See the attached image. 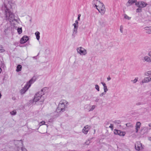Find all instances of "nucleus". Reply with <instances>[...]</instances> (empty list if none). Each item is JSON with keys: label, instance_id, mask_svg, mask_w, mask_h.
Wrapping results in <instances>:
<instances>
[{"label": "nucleus", "instance_id": "nucleus-27", "mask_svg": "<svg viewBox=\"0 0 151 151\" xmlns=\"http://www.w3.org/2000/svg\"><path fill=\"white\" fill-rule=\"evenodd\" d=\"M139 8H137L136 10V12L137 13L140 12H142V8L138 7Z\"/></svg>", "mask_w": 151, "mask_h": 151}, {"label": "nucleus", "instance_id": "nucleus-5", "mask_svg": "<svg viewBox=\"0 0 151 151\" xmlns=\"http://www.w3.org/2000/svg\"><path fill=\"white\" fill-rule=\"evenodd\" d=\"M98 8L97 7L96 9L98 10L99 12L100 13L101 15H103L104 14L106 9L104 5L102 3H100L98 6Z\"/></svg>", "mask_w": 151, "mask_h": 151}, {"label": "nucleus", "instance_id": "nucleus-15", "mask_svg": "<svg viewBox=\"0 0 151 151\" xmlns=\"http://www.w3.org/2000/svg\"><path fill=\"white\" fill-rule=\"evenodd\" d=\"M141 125V124L140 123V122H137L136 123V125L135 126L136 129V133H137L138 132V131L139 129V128H140Z\"/></svg>", "mask_w": 151, "mask_h": 151}, {"label": "nucleus", "instance_id": "nucleus-58", "mask_svg": "<svg viewBox=\"0 0 151 151\" xmlns=\"http://www.w3.org/2000/svg\"><path fill=\"white\" fill-rule=\"evenodd\" d=\"M7 151H10V150H7Z\"/></svg>", "mask_w": 151, "mask_h": 151}, {"label": "nucleus", "instance_id": "nucleus-35", "mask_svg": "<svg viewBox=\"0 0 151 151\" xmlns=\"http://www.w3.org/2000/svg\"><path fill=\"white\" fill-rule=\"evenodd\" d=\"M90 143V141L89 140L85 142V144L86 145H88Z\"/></svg>", "mask_w": 151, "mask_h": 151}, {"label": "nucleus", "instance_id": "nucleus-54", "mask_svg": "<svg viewBox=\"0 0 151 151\" xmlns=\"http://www.w3.org/2000/svg\"><path fill=\"white\" fill-rule=\"evenodd\" d=\"M36 57L35 56V57H33V58H35Z\"/></svg>", "mask_w": 151, "mask_h": 151}, {"label": "nucleus", "instance_id": "nucleus-42", "mask_svg": "<svg viewBox=\"0 0 151 151\" xmlns=\"http://www.w3.org/2000/svg\"><path fill=\"white\" fill-rule=\"evenodd\" d=\"M148 55L151 57V52H150L148 54Z\"/></svg>", "mask_w": 151, "mask_h": 151}, {"label": "nucleus", "instance_id": "nucleus-59", "mask_svg": "<svg viewBox=\"0 0 151 151\" xmlns=\"http://www.w3.org/2000/svg\"><path fill=\"white\" fill-rule=\"evenodd\" d=\"M150 71H151V70H150Z\"/></svg>", "mask_w": 151, "mask_h": 151}, {"label": "nucleus", "instance_id": "nucleus-18", "mask_svg": "<svg viewBox=\"0 0 151 151\" xmlns=\"http://www.w3.org/2000/svg\"><path fill=\"white\" fill-rule=\"evenodd\" d=\"M149 80L148 77L145 78L142 81V83H147L149 82Z\"/></svg>", "mask_w": 151, "mask_h": 151}, {"label": "nucleus", "instance_id": "nucleus-19", "mask_svg": "<svg viewBox=\"0 0 151 151\" xmlns=\"http://www.w3.org/2000/svg\"><path fill=\"white\" fill-rule=\"evenodd\" d=\"M35 35H36L37 39V40H39L40 38V33L39 32L37 31L35 32Z\"/></svg>", "mask_w": 151, "mask_h": 151}, {"label": "nucleus", "instance_id": "nucleus-48", "mask_svg": "<svg viewBox=\"0 0 151 151\" xmlns=\"http://www.w3.org/2000/svg\"><path fill=\"white\" fill-rule=\"evenodd\" d=\"M107 88V86H104V89H106V88Z\"/></svg>", "mask_w": 151, "mask_h": 151}, {"label": "nucleus", "instance_id": "nucleus-7", "mask_svg": "<svg viewBox=\"0 0 151 151\" xmlns=\"http://www.w3.org/2000/svg\"><path fill=\"white\" fill-rule=\"evenodd\" d=\"M135 147L136 150L137 151L142 150L143 149V146L139 142H136L135 145Z\"/></svg>", "mask_w": 151, "mask_h": 151}, {"label": "nucleus", "instance_id": "nucleus-24", "mask_svg": "<svg viewBox=\"0 0 151 151\" xmlns=\"http://www.w3.org/2000/svg\"><path fill=\"white\" fill-rule=\"evenodd\" d=\"M17 112L15 110H14L10 112V114L12 115H15Z\"/></svg>", "mask_w": 151, "mask_h": 151}, {"label": "nucleus", "instance_id": "nucleus-1", "mask_svg": "<svg viewBox=\"0 0 151 151\" xmlns=\"http://www.w3.org/2000/svg\"><path fill=\"white\" fill-rule=\"evenodd\" d=\"M5 4L2 6L1 10L4 12V19L6 21L10 22L15 20L14 18V15L12 12L9 8L8 5Z\"/></svg>", "mask_w": 151, "mask_h": 151}, {"label": "nucleus", "instance_id": "nucleus-26", "mask_svg": "<svg viewBox=\"0 0 151 151\" xmlns=\"http://www.w3.org/2000/svg\"><path fill=\"white\" fill-rule=\"evenodd\" d=\"M138 78L136 77V78L134 79L133 80H132V81L134 83H136L137 81H138Z\"/></svg>", "mask_w": 151, "mask_h": 151}, {"label": "nucleus", "instance_id": "nucleus-11", "mask_svg": "<svg viewBox=\"0 0 151 151\" xmlns=\"http://www.w3.org/2000/svg\"><path fill=\"white\" fill-rule=\"evenodd\" d=\"M91 128V127L88 125L84 126L82 129V132L85 134H87L88 132Z\"/></svg>", "mask_w": 151, "mask_h": 151}, {"label": "nucleus", "instance_id": "nucleus-41", "mask_svg": "<svg viewBox=\"0 0 151 151\" xmlns=\"http://www.w3.org/2000/svg\"><path fill=\"white\" fill-rule=\"evenodd\" d=\"M104 92H105V93H106V92L108 91V89H107V88L104 89Z\"/></svg>", "mask_w": 151, "mask_h": 151}, {"label": "nucleus", "instance_id": "nucleus-39", "mask_svg": "<svg viewBox=\"0 0 151 151\" xmlns=\"http://www.w3.org/2000/svg\"><path fill=\"white\" fill-rule=\"evenodd\" d=\"M9 144H7V145H6V147H5V148L6 149H7L9 147V148H11L12 147H9Z\"/></svg>", "mask_w": 151, "mask_h": 151}, {"label": "nucleus", "instance_id": "nucleus-17", "mask_svg": "<svg viewBox=\"0 0 151 151\" xmlns=\"http://www.w3.org/2000/svg\"><path fill=\"white\" fill-rule=\"evenodd\" d=\"M134 3L133 1L132 0H129L128 2L127 3L126 5L127 6H128L131 5Z\"/></svg>", "mask_w": 151, "mask_h": 151}, {"label": "nucleus", "instance_id": "nucleus-31", "mask_svg": "<svg viewBox=\"0 0 151 151\" xmlns=\"http://www.w3.org/2000/svg\"><path fill=\"white\" fill-rule=\"evenodd\" d=\"M124 18L126 19H127L128 20H129L131 18L129 17L126 14L124 15Z\"/></svg>", "mask_w": 151, "mask_h": 151}, {"label": "nucleus", "instance_id": "nucleus-2", "mask_svg": "<svg viewBox=\"0 0 151 151\" xmlns=\"http://www.w3.org/2000/svg\"><path fill=\"white\" fill-rule=\"evenodd\" d=\"M68 102L65 100H62L59 102L56 111L57 112H63L65 110V109L66 108Z\"/></svg>", "mask_w": 151, "mask_h": 151}, {"label": "nucleus", "instance_id": "nucleus-53", "mask_svg": "<svg viewBox=\"0 0 151 151\" xmlns=\"http://www.w3.org/2000/svg\"><path fill=\"white\" fill-rule=\"evenodd\" d=\"M1 67H0V73H1Z\"/></svg>", "mask_w": 151, "mask_h": 151}, {"label": "nucleus", "instance_id": "nucleus-22", "mask_svg": "<svg viewBox=\"0 0 151 151\" xmlns=\"http://www.w3.org/2000/svg\"><path fill=\"white\" fill-rule=\"evenodd\" d=\"M17 30V32L19 34H21L22 32V28H18Z\"/></svg>", "mask_w": 151, "mask_h": 151}, {"label": "nucleus", "instance_id": "nucleus-16", "mask_svg": "<svg viewBox=\"0 0 151 151\" xmlns=\"http://www.w3.org/2000/svg\"><path fill=\"white\" fill-rule=\"evenodd\" d=\"M144 59L145 61L147 62H151V58L148 56H145Z\"/></svg>", "mask_w": 151, "mask_h": 151}, {"label": "nucleus", "instance_id": "nucleus-40", "mask_svg": "<svg viewBox=\"0 0 151 151\" xmlns=\"http://www.w3.org/2000/svg\"><path fill=\"white\" fill-rule=\"evenodd\" d=\"M101 83L102 84V85H103V86H106V84L105 83H104L103 82H101Z\"/></svg>", "mask_w": 151, "mask_h": 151}, {"label": "nucleus", "instance_id": "nucleus-13", "mask_svg": "<svg viewBox=\"0 0 151 151\" xmlns=\"http://www.w3.org/2000/svg\"><path fill=\"white\" fill-rule=\"evenodd\" d=\"M29 40V37L26 36H24L21 39L20 43L23 44Z\"/></svg>", "mask_w": 151, "mask_h": 151}, {"label": "nucleus", "instance_id": "nucleus-3", "mask_svg": "<svg viewBox=\"0 0 151 151\" xmlns=\"http://www.w3.org/2000/svg\"><path fill=\"white\" fill-rule=\"evenodd\" d=\"M35 77L32 78L29 82L26 84L23 88L21 90V93L22 94L24 93L31 86V84L35 81Z\"/></svg>", "mask_w": 151, "mask_h": 151}, {"label": "nucleus", "instance_id": "nucleus-20", "mask_svg": "<svg viewBox=\"0 0 151 151\" xmlns=\"http://www.w3.org/2000/svg\"><path fill=\"white\" fill-rule=\"evenodd\" d=\"M22 66L21 65H18L17 67L16 71L17 72H19L21 70Z\"/></svg>", "mask_w": 151, "mask_h": 151}, {"label": "nucleus", "instance_id": "nucleus-14", "mask_svg": "<svg viewBox=\"0 0 151 151\" xmlns=\"http://www.w3.org/2000/svg\"><path fill=\"white\" fill-rule=\"evenodd\" d=\"M101 3L100 1H98V0H94L92 1V4L93 5H94L96 8L98 7L99 4Z\"/></svg>", "mask_w": 151, "mask_h": 151}, {"label": "nucleus", "instance_id": "nucleus-45", "mask_svg": "<svg viewBox=\"0 0 151 151\" xmlns=\"http://www.w3.org/2000/svg\"><path fill=\"white\" fill-rule=\"evenodd\" d=\"M148 126L150 127L149 129H151V123L149 124H148Z\"/></svg>", "mask_w": 151, "mask_h": 151}, {"label": "nucleus", "instance_id": "nucleus-38", "mask_svg": "<svg viewBox=\"0 0 151 151\" xmlns=\"http://www.w3.org/2000/svg\"><path fill=\"white\" fill-rule=\"evenodd\" d=\"M146 33L148 34L151 33V29H150L149 30L146 31Z\"/></svg>", "mask_w": 151, "mask_h": 151}, {"label": "nucleus", "instance_id": "nucleus-30", "mask_svg": "<svg viewBox=\"0 0 151 151\" xmlns=\"http://www.w3.org/2000/svg\"><path fill=\"white\" fill-rule=\"evenodd\" d=\"M95 88L98 91H99V87L98 85H95Z\"/></svg>", "mask_w": 151, "mask_h": 151}, {"label": "nucleus", "instance_id": "nucleus-29", "mask_svg": "<svg viewBox=\"0 0 151 151\" xmlns=\"http://www.w3.org/2000/svg\"><path fill=\"white\" fill-rule=\"evenodd\" d=\"M91 106V109H90L88 111H93L95 108V105H93V106Z\"/></svg>", "mask_w": 151, "mask_h": 151}, {"label": "nucleus", "instance_id": "nucleus-9", "mask_svg": "<svg viewBox=\"0 0 151 151\" xmlns=\"http://www.w3.org/2000/svg\"><path fill=\"white\" fill-rule=\"evenodd\" d=\"M14 143L18 148L20 147L21 148L23 146V141L22 140H14Z\"/></svg>", "mask_w": 151, "mask_h": 151}, {"label": "nucleus", "instance_id": "nucleus-51", "mask_svg": "<svg viewBox=\"0 0 151 151\" xmlns=\"http://www.w3.org/2000/svg\"><path fill=\"white\" fill-rule=\"evenodd\" d=\"M5 2H8V1L9 2V0H5Z\"/></svg>", "mask_w": 151, "mask_h": 151}, {"label": "nucleus", "instance_id": "nucleus-12", "mask_svg": "<svg viewBox=\"0 0 151 151\" xmlns=\"http://www.w3.org/2000/svg\"><path fill=\"white\" fill-rule=\"evenodd\" d=\"M73 25L74 26V27L73 30L72 36L74 37L75 35L77 33L78 25H76V23H74Z\"/></svg>", "mask_w": 151, "mask_h": 151}, {"label": "nucleus", "instance_id": "nucleus-23", "mask_svg": "<svg viewBox=\"0 0 151 151\" xmlns=\"http://www.w3.org/2000/svg\"><path fill=\"white\" fill-rule=\"evenodd\" d=\"M151 72L150 71H148L147 72H146L145 73V76H148L149 75H151Z\"/></svg>", "mask_w": 151, "mask_h": 151}, {"label": "nucleus", "instance_id": "nucleus-34", "mask_svg": "<svg viewBox=\"0 0 151 151\" xmlns=\"http://www.w3.org/2000/svg\"><path fill=\"white\" fill-rule=\"evenodd\" d=\"M123 26L122 25H121L120 27V30L121 32L122 33H123Z\"/></svg>", "mask_w": 151, "mask_h": 151}, {"label": "nucleus", "instance_id": "nucleus-10", "mask_svg": "<svg viewBox=\"0 0 151 151\" xmlns=\"http://www.w3.org/2000/svg\"><path fill=\"white\" fill-rule=\"evenodd\" d=\"M114 132L115 134L118 135L120 136H124L126 134L125 132L116 129H115L114 130Z\"/></svg>", "mask_w": 151, "mask_h": 151}, {"label": "nucleus", "instance_id": "nucleus-32", "mask_svg": "<svg viewBox=\"0 0 151 151\" xmlns=\"http://www.w3.org/2000/svg\"><path fill=\"white\" fill-rule=\"evenodd\" d=\"M45 122L44 121H42L40 122L39 124L40 126H41L42 125L45 124Z\"/></svg>", "mask_w": 151, "mask_h": 151}, {"label": "nucleus", "instance_id": "nucleus-4", "mask_svg": "<svg viewBox=\"0 0 151 151\" xmlns=\"http://www.w3.org/2000/svg\"><path fill=\"white\" fill-rule=\"evenodd\" d=\"M44 94V93L43 92V90L41 89L40 91L37 93L35 96V97L33 99V102H36L38 101L40 99L41 100L40 101L41 102H43L44 101V98L42 96Z\"/></svg>", "mask_w": 151, "mask_h": 151}, {"label": "nucleus", "instance_id": "nucleus-44", "mask_svg": "<svg viewBox=\"0 0 151 151\" xmlns=\"http://www.w3.org/2000/svg\"><path fill=\"white\" fill-rule=\"evenodd\" d=\"M75 23H76V25H78V21L77 20H76L75 21Z\"/></svg>", "mask_w": 151, "mask_h": 151}, {"label": "nucleus", "instance_id": "nucleus-52", "mask_svg": "<svg viewBox=\"0 0 151 151\" xmlns=\"http://www.w3.org/2000/svg\"><path fill=\"white\" fill-rule=\"evenodd\" d=\"M132 1H133L134 3H135L136 1L137 0H132Z\"/></svg>", "mask_w": 151, "mask_h": 151}, {"label": "nucleus", "instance_id": "nucleus-56", "mask_svg": "<svg viewBox=\"0 0 151 151\" xmlns=\"http://www.w3.org/2000/svg\"><path fill=\"white\" fill-rule=\"evenodd\" d=\"M94 132H95V129L94 130Z\"/></svg>", "mask_w": 151, "mask_h": 151}, {"label": "nucleus", "instance_id": "nucleus-55", "mask_svg": "<svg viewBox=\"0 0 151 151\" xmlns=\"http://www.w3.org/2000/svg\"><path fill=\"white\" fill-rule=\"evenodd\" d=\"M150 95L151 96V92H150Z\"/></svg>", "mask_w": 151, "mask_h": 151}, {"label": "nucleus", "instance_id": "nucleus-43", "mask_svg": "<svg viewBox=\"0 0 151 151\" xmlns=\"http://www.w3.org/2000/svg\"><path fill=\"white\" fill-rule=\"evenodd\" d=\"M149 82L151 81V76H150L148 77Z\"/></svg>", "mask_w": 151, "mask_h": 151}, {"label": "nucleus", "instance_id": "nucleus-57", "mask_svg": "<svg viewBox=\"0 0 151 151\" xmlns=\"http://www.w3.org/2000/svg\"><path fill=\"white\" fill-rule=\"evenodd\" d=\"M75 151V150L72 151H72Z\"/></svg>", "mask_w": 151, "mask_h": 151}, {"label": "nucleus", "instance_id": "nucleus-49", "mask_svg": "<svg viewBox=\"0 0 151 151\" xmlns=\"http://www.w3.org/2000/svg\"><path fill=\"white\" fill-rule=\"evenodd\" d=\"M80 17H78V21H79L80 20Z\"/></svg>", "mask_w": 151, "mask_h": 151}, {"label": "nucleus", "instance_id": "nucleus-25", "mask_svg": "<svg viewBox=\"0 0 151 151\" xmlns=\"http://www.w3.org/2000/svg\"><path fill=\"white\" fill-rule=\"evenodd\" d=\"M5 51L4 49H3V47L2 45H0V52H2Z\"/></svg>", "mask_w": 151, "mask_h": 151}, {"label": "nucleus", "instance_id": "nucleus-46", "mask_svg": "<svg viewBox=\"0 0 151 151\" xmlns=\"http://www.w3.org/2000/svg\"><path fill=\"white\" fill-rule=\"evenodd\" d=\"M111 78H110V77H109L107 78V79L108 80V81H109L111 80Z\"/></svg>", "mask_w": 151, "mask_h": 151}, {"label": "nucleus", "instance_id": "nucleus-28", "mask_svg": "<svg viewBox=\"0 0 151 151\" xmlns=\"http://www.w3.org/2000/svg\"><path fill=\"white\" fill-rule=\"evenodd\" d=\"M144 29L145 30L147 31L149 29H151V27H144Z\"/></svg>", "mask_w": 151, "mask_h": 151}, {"label": "nucleus", "instance_id": "nucleus-36", "mask_svg": "<svg viewBox=\"0 0 151 151\" xmlns=\"http://www.w3.org/2000/svg\"><path fill=\"white\" fill-rule=\"evenodd\" d=\"M106 93H105V92H103L101 93L100 94L99 96L100 97H102V96H103V95H105L106 94Z\"/></svg>", "mask_w": 151, "mask_h": 151}, {"label": "nucleus", "instance_id": "nucleus-21", "mask_svg": "<svg viewBox=\"0 0 151 151\" xmlns=\"http://www.w3.org/2000/svg\"><path fill=\"white\" fill-rule=\"evenodd\" d=\"M94 101L96 102H98L99 100V97H94L93 98Z\"/></svg>", "mask_w": 151, "mask_h": 151}, {"label": "nucleus", "instance_id": "nucleus-47", "mask_svg": "<svg viewBox=\"0 0 151 151\" xmlns=\"http://www.w3.org/2000/svg\"><path fill=\"white\" fill-rule=\"evenodd\" d=\"M141 104L140 102H138L137 104V105H140Z\"/></svg>", "mask_w": 151, "mask_h": 151}, {"label": "nucleus", "instance_id": "nucleus-8", "mask_svg": "<svg viewBox=\"0 0 151 151\" xmlns=\"http://www.w3.org/2000/svg\"><path fill=\"white\" fill-rule=\"evenodd\" d=\"M147 5V4L145 2L142 1L137 2L135 3V5L136 6L141 8L146 7Z\"/></svg>", "mask_w": 151, "mask_h": 151}, {"label": "nucleus", "instance_id": "nucleus-50", "mask_svg": "<svg viewBox=\"0 0 151 151\" xmlns=\"http://www.w3.org/2000/svg\"><path fill=\"white\" fill-rule=\"evenodd\" d=\"M81 14H79L78 15V17H80L81 16Z\"/></svg>", "mask_w": 151, "mask_h": 151}, {"label": "nucleus", "instance_id": "nucleus-33", "mask_svg": "<svg viewBox=\"0 0 151 151\" xmlns=\"http://www.w3.org/2000/svg\"><path fill=\"white\" fill-rule=\"evenodd\" d=\"M114 122L116 124H119L121 122L119 120H116L114 121Z\"/></svg>", "mask_w": 151, "mask_h": 151}, {"label": "nucleus", "instance_id": "nucleus-6", "mask_svg": "<svg viewBox=\"0 0 151 151\" xmlns=\"http://www.w3.org/2000/svg\"><path fill=\"white\" fill-rule=\"evenodd\" d=\"M77 51L78 53L81 55H85L87 54L86 50L82 47H78Z\"/></svg>", "mask_w": 151, "mask_h": 151}, {"label": "nucleus", "instance_id": "nucleus-37", "mask_svg": "<svg viewBox=\"0 0 151 151\" xmlns=\"http://www.w3.org/2000/svg\"><path fill=\"white\" fill-rule=\"evenodd\" d=\"M109 127L111 129V130H112L113 129V125L112 124H110V125L109 126Z\"/></svg>", "mask_w": 151, "mask_h": 151}]
</instances>
